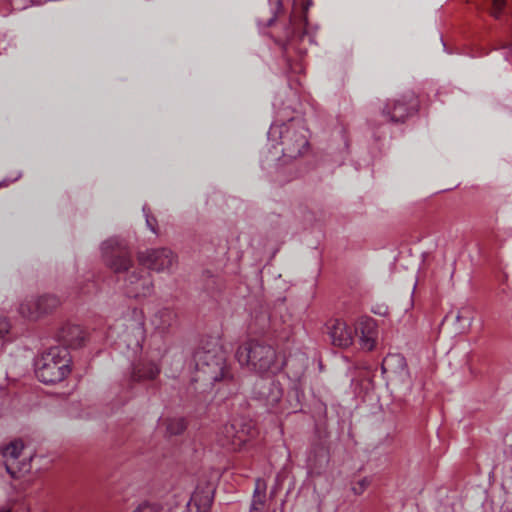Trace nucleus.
I'll use <instances>...</instances> for the list:
<instances>
[{"label": "nucleus", "instance_id": "f3484780", "mask_svg": "<svg viewBox=\"0 0 512 512\" xmlns=\"http://www.w3.org/2000/svg\"><path fill=\"white\" fill-rule=\"evenodd\" d=\"M176 321L177 314L170 308H161L157 310L150 319V323L154 330L160 335L168 333L175 325Z\"/></svg>", "mask_w": 512, "mask_h": 512}, {"label": "nucleus", "instance_id": "9b49d317", "mask_svg": "<svg viewBox=\"0 0 512 512\" xmlns=\"http://www.w3.org/2000/svg\"><path fill=\"white\" fill-rule=\"evenodd\" d=\"M60 305V299L55 295L45 294L37 298L23 301L19 306V313L28 319L36 320L52 312Z\"/></svg>", "mask_w": 512, "mask_h": 512}, {"label": "nucleus", "instance_id": "4c0bfd02", "mask_svg": "<svg viewBox=\"0 0 512 512\" xmlns=\"http://www.w3.org/2000/svg\"><path fill=\"white\" fill-rule=\"evenodd\" d=\"M461 318L460 314L457 315L456 319L459 321Z\"/></svg>", "mask_w": 512, "mask_h": 512}, {"label": "nucleus", "instance_id": "39448f33", "mask_svg": "<svg viewBox=\"0 0 512 512\" xmlns=\"http://www.w3.org/2000/svg\"><path fill=\"white\" fill-rule=\"evenodd\" d=\"M236 358L241 365L248 366L259 374H275L280 371L284 362L278 360L275 349L258 341H248L241 345L236 352Z\"/></svg>", "mask_w": 512, "mask_h": 512}, {"label": "nucleus", "instance_id": "6ab92c4d", "mask_svg": "<svg viewBox=\"0 0 512 512\" xmlns=\"http://www.w3.org/2000/svg\"><path fill=\"white\" fill-rule=\"evenodd\" d=\"M172 507L166 503L157 501H144L140 503L133 512H166L171 511Z\"/></svg>", "mask_w": 512, "mask_h": 512}, {"label": "nucleus", "instance_id": "412c9836", "mask_svg": "<svg viewBox=\"0 0 512 512\" xmlns=\"http://www.w3.org/2000/svg\"><path fill=\"white\" fill-rule=\"evenodd\" d=\"M203 288L205 291L211 295H213L216 291L220 290L222 283L220 279L214 276L210 271H205L203 273Z\"/></svg>", "mask_w": 512, "mask_h": 512}, {"label": "nucleus", "instance_id": "dca6fc26", "mask_svg": "<svg viewBox=\"0 0 512 512\" xmlns=\"http://www.w3.org/2000/svg\"><path fill=\"white\" fill-rule=\"evenodd\" d=\"M328 334L332 344L338 347L350 346L354 338L352 329L341 320H334L328 326Z\"/></svg>", "mask_w": 512, "mask_h": 512}, {"label": "nucleus", "instance_id": "7c9ffc66", "mask_svg": "<svg viewBox=\"0 0 512 512\" xmlns=\"http://www.w3.org/2000/svg\"><path fill=\"white\" fill-rule=\"evenodd\" d=\"M512 43L510 42H503L501 43L499 49H503L505 50V53H504V59L506 61H511V58H512Z\"/></svg>", "mask_w": 512, "mask_h": 512}, {"label": "nucleus", "instance_id": "a211bd4d", "mask_svg": "<svg viewBox=\"0 0 512 512\" xmlns=\"http://www.w3.org/2000/svg\"><path fill=\"white\" fill-rule=\"evenodd\" d=\"M265 489H266L265 485L263 483H261L260 480H257L256 487H255L254 493H253V499H252V503H251L250 512H260L261 511L262 507L264 506L265 498H266Z\"/></svg>", "mask_w": 512, "mask_h": 512}, {"label": "nucleus", "instance_id": "5701e85b", "mask_svg": "<svg viewBox=\"0 0 512 512\" xmlns=\"http://www.w3.org/2000/svg\"><path fill=\"white\" fill-rule=\"evenodd\" d=\"M300 213L303 219L304 228L312 226L317 221L315 212L310 209L303 208L300 210Z\"/></svg>", "mask_w": 512, "mask_h": 512}, {"label": "nucleus", "instance_id": "f8f14e48", "mask_svg": "<svg viewBox=\"0 0 512 512\" xmlns=\"http://www.w3.org/2000/svg\"><path fill=\"white\" fill-rule=\"evenodd\" d=\"M418 101L414 93L410 92L396 99L392 103H387L383 109V115L393 123H402L410 115L417 111Z\"/></svg>", "mask_w": 512, "mask_h": 512}, {"label": "nucleus", "instance_id": "4be33fe9", "mask_svg": "<svg viewBox=\"0 0 512 512\" xmlns=\"http://www.w3.org/2000/svg\"><path fill=\"white\" fill-rule=\"evenodd\" d=\"M396 364L398 368L404 369L406 367L405 358L400 354H389L386 356L382 362L381 369L383 373H386L388 368L392 365Z\"/></svg>", "mask_w": 512, "mask_h": 512}, {"label": "nucleus", "instance_id": "c756f323", "mask_svg": "<svg viewBox=\"0 0 512 512\" xmlns=\"http://www.w3.org/2000/svg\"><path fill=\"white\" fill-rule=\"evenodd\" d=\"M96 288V284L94 281H91L90 279L87 281L85 285L78 287V293L79 294H89Z\"/></svg>", "mask_w": 512, "mask_h": 512}, {"label": "nucleus", "instance_id": "393cba45", "mask_svg": "<svg viewBox=\"0 0 512 512\" xmlns=\"http://www.w3.org/2000/svg\"><path fill=\"white\" fill-rule=\"evenodd\" d=\"M507 6V0H492V14L499 18Z\"/></svg>", "mask_w": 512, "mask_h": 512}, {"label": "nucleus", "instance_id": "1a4fd4ad", "mask_svg": "<svg viewBox=\"0 0 512 512\" xmlns=\"http://www.w3.org/2000/svg\"><path fill=\"white\" fill-rule=\"evenodd\" d=\"M138 261L156 272H171L177 256L168 248L148 249L138 253Z\"/></svg>", "mask_w": 512, "mask_h": 512}, {"label": "nucleus", "instance_id": "a878e982", "mask_svg": "<svg viewBox=\"0 0 512 512\" xmlns=\"http://www.w3.org/2000/svg\"><path fill=\"white\" fill-rule=\"evenodd\" d=\"M190 501H194L195 502V505L198 507L199 511L200 512H207L210 505H211V502H212V498L210 497H206L205 500H204V503L203 505H201L199 502H198V497L197 495L195 496H192L190 498V500L187 502V505H189Z\"/></svg>", "mask_w": 512, "mask_h": 512}, {"label": "nucleus", "instance_id": "6e6552de", "mask_svg": "<svg viewBox=\"0 0 512 512\" xmlns=\"http://www.w3.org/2000/svg\"><path fill=\"white\" fill-rule=\"evenodd\" d=\"M23 447V443L16 440L0 448V475L4 471L17 478L19 474L29 471L28 463L19 460Z\"/></svg>", "mask_w": 512, "mask_h": 512}, {"label": "nucleus", "instance_id": "cd10ccee", "mask_svg": "<svg viewBox=\"0 0 512 512\" xmlns=\"http://www.w3.org/2000/svg\"><path fill=\"white\" fill-rule=\"evenodd\" d=\"M148 210L149 209H148L147 205H144L143 206V212H144V215H145V218H146V224L149 227V229L152 232L155 233L156 232V223H157V221H156L155 217H153V216L148 214Z\"/></svg>", "mask_w": 512, "mask_h": 512}, {"label": "nucleus", "instance_id": "72a5a7b5", "mask_svg": "<svg viewBox=\"0 0 512 512\" xmlns=\"http://www.w3.org/2000/svg\"><path fill=\"white\" fill-rule=\"evenodd\" d=\"M20 177H21V172H18L16 174V176L13 178H6V179L0 181V188L8 186L10 183L17 181Z\"/></svg>", "mask_w": 512, "mask_h": 512}, {"label": "nucleus", "instance_id": "ddd939ff", "mask_svg": "<svg viewBox=\"0 0 512 512\" xmlns=\"http://www.w3.org/2000/svg\"><path fill=\"white\" fill-rule=\"evenodd\" d=\"M354 335L359 338L362 350L372 351L378 340V327L375 319L369 316H361L355 323Z\"/></svg>", "mask_w": 512, "mask_h": 512}, {"label": "nucleus", "instance_id": "f704fd0d", "mask_svg": "<svg viewBox=\"0 0 512 512\" xmlns=\"http://www.w3.org/2000/svg\"><path fill=\"white\" fill-rule=\"evenodd\" d=\"M139 333H142V330H143V321L142 319L136 324V327H135Z\"/></svg>", "mask_w": 512, "mask_h": 512}, {"label": "nucleus", "instance_id": "2eb2a0df", "mask_svg": "<svg viewBox=\"0 0 512 512\" xmlns=\"http://www.w3.org/2000/svg\"><path fill=\"white\" fill-rule=\"evenodd\" d=\"M57 339L60 343L59 346L77 349L84 345L86 340V332L84 329L76 324H64L57 333Z\"/></svg>", "mask_w": 512, "mask_h": 512}, {"label": "nucleus", "instance_id": "423d86ee", "mask_svg": "<svg viewBox=\"0 0 512 512\" xmlns=\"http://www.w3.org/2000/svg\"><path fill=\"white\" fill-rule=\"evenodd\" d=\"M254 424L246 419H233L225 424L218 432V442L230 450H240L254 436Z\"/></svg>", "mask_w": 512, "mask_h": 512}, {"label": "nucleus", "instance_id": "f03ea898", "mask_svg": "<svg viewBox=\"0 0 512 512\" xmlns=\"http://www.w3.org/2000/svg\"><path fill=\"white\" fill-rule=\"evenodd\" d=\"M192 362L196 371L194 382L213 386L216 382L232 379L225 353L216 339L203 342L193 353Z\"/></svg>", "mask_w": 512, "mask_h": 512}, {"label": "nucleus", "instance_id": "c85d7f7f", "mask_svg": "<svg viewBox=\"0 0 512 512\" xmlns=\"http://www.w3.org/2000/svg\"><path fill=\"white\" fill-rule=\"evenodd\" d=\"M368 485L369 480L367 478H363L352 487V490L355 494L360 495Z\"/></svg>", "mask_w": 512, "mask_h": 512}, {"label": "nucleus", "instance_id": "7ed1b4c3", "mask_svg": "<svg viewBox=\"0 0 512 512\" xmlns=\"http://www.w3.org/2000/svg\"><path fill=\"white\" fill-rule=\"evenodd\" d=\"M301 120L290 119L282 124L273 123L268 131V139L275 150L274 159L279 160L278 154L282 153L284 162L297 158L308 149V135Z\"/></svg>", "mask_w": 512, "mask_h": 512}, {"label": "nucleus", "instance_id": "20e7f679", "mask_svg": "<svg viewBox=\"0 0 512 512\" xmlns=\"http://www.w3.org/2000/svg\"><path fill=\"white\" fill-rule=\"evenodd\" d=\"M70 361V353L65 347H50L36 357L35 375L44 384L61 382L70 373Z\"/></svg>", "mask_w": 512, "mask_h": 512}, {"label": "nucleus", "instance_id": "2f4dec72", "mask_svg": "<svg viewBox=\"0 0 512 512\" xmlns=\"http://www.w3.org/2000/svg\"><path fill=\"white\" fill-rule=\"evenodd\" d=\"M9 332V324L7 322L0 323V349L5 343V335Z\"/></svg>", "mask_w": 512, "mask_h": 512}, {"label": "nucleus", "instance_id": "4468645a", "mask_svg": "<svg viewBox=\"0 0 512 512\" xmlns=\"http://www.w3.org/2000/svg\"><path fill=\"white\" fill-rule=\"evenodd\" d=\"M312 4L311 0L307 1L306 6L299 14L293 13L290 16L289 25L286 28V37L288 40L285 51L288 52L293 46V42L297 39H302L306 35L307 15L306 12Z\"/></svg>", "mask_w": 512, "mask_h": 512}, {"label": "nucleus", "instance_id": "58836bf2", "mask_svg": "<svg viewBox=\"0 0 512 512\" xmlns=\"http://www.w3.org/2000/svg\"><path fill=\"white\" fill-rule=\"evenodd\" d=\"M510 512H512V510Z\"/></svg>", "mask_w": 512, "mask_h": 512}, {"label": "nucleus", "instance_id": "e433bc0d", "mask_svg": "<svg viewBox=\"0 0 512 512\" xmlns=\"http://www.w3.org/2000/svg\"><path fill=\"white\" fill-rule=\"evenodd\" d=\"M0 512H10V510L5 509V508H1V509H0Z\"/></svg>", "mask_w": 512, "mask_h": 512}, {"label": "nucleus", "instance_id": "9d476101", "mask_svg": "<svg viewBox=\"0 0 512 512\" xmlns=\"http://www.w3.org/2000/svg\"><path fill=\"white\" fill-rule=\"evenodd\" d=\"M160 373L158 365L150 360L141 359L132 365V370L127 379L126 386L133 391L138 388H147L149 382L157 378Z\"/></svg>", "mask_w": 512, "mask_h": 512}, {"label": "nucleus", "instance_id": "b1692460", "mask_svg": "<svg viewBox=\"0 0 512 512\" xmlns=\"http://www.w3.org/2000/svg\"><path fill=\"white\" fill-rule=\"evenodd\" d=\"M256 330L259 332H264L265 329L269 326L270 318L266 312L261 313L260 316H256L255 319Z\"/></svg>", "mask_w": 512, "mask_h": 512}, {"label": "nucleus", "instance_id": "bb28decb", "mask_svg": "<svg viewBox=\"0 0 512 512\" xmlns=\"http://www.w3.org/2000/svg\"><path fill=\"white\" fill-rule=\"evenodd\" d=\"M276 1H277L276 11L273 12V15L265 23L258 21L259 26L263 25L264 27H270L271 25H273V23L276 20L278 12L282 9V6L284 4V0H276Z\"/></svg>", "mask_w": 512, "mask_h": 512}, {"label": "nucleus", "instance_id": "aec40b11", "mask_svg": "<svg viewBox=\"0 0 512 512\" xmlns=\"http://www.w3.org/2000/svg\"><path fill=\"white\" fill-rule=\"evenodd\" d=\"M186 427L187 423L183 417H173L166 420V430L170 435H179Z\"/></svg>", "mask_w": 512, "mask_h": 512}, {"label": "nucleus", "instance_id": "0eeeda50", "mask_svg": "<svg viewBox=\"0 0 512 512\" xmlns=\"http://www.w3.org/2000/svg\"><path fill=\"white\" fill-rule=\"evenodd\" d=\"M251 395L252 399L259 401L270 410L281 400L283 390L274 376H260L253 385Z\"/></svg>", "mask_w": 512, "mask_h": 512}, {"label": "nucleus", "instance_id": "f257e3e1", "mask_svg": "<svg viewBox=\"0 0 512 512\" xmlns=\"http://www.w3.org/2000/svg\"><path fill=\"white\" fill-rule=\"evenodd\" d=\"M103 260L114 273H124L123 290L130 298L148 297L153 293L151 274L142 267H134L131 252L124 240L117 237L101 244Z\"/></svg>", "mask_w": 512, "mask_h": 512}, {"label": "nucleus", "instance_id": "473e14b6", "mask_svg": "<svg viewBox=\"0 0 512 512\" xmlns=\"http://www.w3.org/2000/svg\"><path fill=\"white\" fill-rule=\"evenodd\" d=\"M288 68L291 72L300 73L303 71V65L301 63H296L295 65L290 62V59L287 57L286 59Z\"/></svg>", "mask_w": 512, "mask_h": 512}, {"label": "nucleus", "instance_id": "c9c22d12", "mask_svg": "<svg viewBox=\"0 0 512 512\" xmlns=\"http://www.w3.org/2000/svg\"><path fill=\"white\" fill-rule=\"evenodd\" d=\"M107 338L113 340V331H112V329L109 330Z\"/></svg>", "mask_w": 512, "mask_h": 512}]
</instances>
